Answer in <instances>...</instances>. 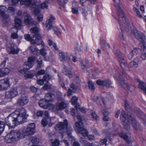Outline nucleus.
Wrapping results in <instances>:
<instances>
[{
  "label": "nucleus",
  "mask_w": 146,
  "mask_h": 146,
  "mask_svg": "<svg viewBox=\"0 0 146 146\" xmlns=\"http://www.w3.org/2000/svg\"><path fill=\"white\" fill-rule=\"evenodd\" d=\"M120 119L124 129L128 132H126L125 134H120V136L127 142H129L130 141V137L128 136L127 134H130L129 131L130 129V123L134 130L136 131L139 129L140 125L136 119L131 116L130 113H125L123 111L121 112Z\"/></svg>",
  "instance_id": "obj_1"
},
{
  "label": "nucleus",
  "mask_w": 146,
  "mask_h": 146,
  "mask_svg": "<svg viewBox=\"0 0 146 146\" xmlns=\"http://www.w3.org/2000/svg\"><path fill=\"white\" fill-rule=\"evenodd\" d=\"M28 115L23 108L17 109L5 119V122L9 127L14 128L26 121Z\"/></svg>",
  "instance_id": "obj_2"
},
{
  "label": "nucleus",
  "mask_w": 146,
  "mask_h": 146,
  "mask_svg": "<svg viewBox=\"0 0 146 146\" xmlns=\"http://www.w3.org/2000/svg\"><path fill=\"white\" fill-rule=\"evenodd\" d=\"M25 137L24 131L21 129L11 131L5 137V141L8 143H11L18 141Z\"/></svg>",
  "instance_id": "obj_3"
},
{
  "label": "nucleus",
  "mask_w": 146,
  "mask_h": 146,
  "mask_svg": "<svg viewBox=\"0 0 146 146\" xmlns=\"http://www.w3.org/2000/svg\"><path fill=\"white\" fill-rule=\"evenodd\" d=\"M115 3L114 6L116 7L117 11V14L119 19L120 25L121 26L120 29L122 31L123 28H126L128 27L129 23L128 21L127 20L125 15L122 9V6L120 3L117 5L115 2V0H113Z\"/></svg>",
  "instance_id": "obj_4"
},
{
  "label": "nucleus",
  "mask_w": 146,
  "mask_h": 146,
  "mask_svg": "<svg viewBox=\"0 0 146 146\" xmlns=\"http://www.w3.org/2000/svg\"><path fill=\"white\" fill-rule=\"evenodd\" d=\"M68 123L66 120H64L63 122H60L58 123L54 127V129L56 130H63L64 132L66 133L68 136V138H72V136L71 135L70 129L68 128Z\"/></svg>",
  "instance_id": "obj_5"
},
{
  "label": "nucleus",
  "mask_w": 146,
  "mask_h": 146,
  "mask_svg": "<svg viewBox=\"0 0 146 146\" xmlns=\"http://www.w3.org/2000/svg\"><path fill=\"white\" fill-rule=\"evenodd\" d=\"M35 60V57H29L28 58L27 61L25 62L24 64V69H21L19 72L22 74H25L26 70L29 69L34 65V62Z\"/></svg>",
  "instance_id": "obj_6"
},
{
  "label": "nucleus",
  "mask_w": 146,
  "mask_h": 146,
  "mask_svg": "<svg viewBox=\"0 0 146 146\" xmlns=\"http://www.w3.org/2000/svg\"><path fill=\"white\" fill-rule=\"evenodd\" d=\"M117 73H118V74H115L114 77L116 79L118 80L119 86L123 88H125L128 84L126 83L124 80H121V79L125 77V72L123 73L122 72L120 73L117 72Z\"/></svg>",
  "instance_id": "obj_7"
},
{
  "label": "nucleus",
  "mask_w": 146,
  "mask_h": 146,
  "mask_svg": "<svg viewBox=\"0 0 146 146\" xmlns=\"http://www.w3.org/2000/svg\"><path fill=\"white\" fill-rule=\"evenodd\" d=\"M24 131L25 133V137L26 135H32L35 132V125L34 123H32L28 124L26 130L21 129Z\"/></svg>",
  "instance_id": "obj_8"
},
{
  "label": "nucleus",
  "mask_w": 146,
  "mask_h": 146,
  "mask_svg": "<svg viewBox=\"0 0 146 146\" xmlns=\"http://www.w3.org/2000/svg\"><path fill=\"white\" fill-rule=\"evenodd\" d=\"M134 35L137 39L140 41L141 44L146 43L145 36L143 33L136 30L134 32Z\"/></svg>",
  "instance_id": "obj_9"
},
{
  "label": "nucleus",
  "mask_w": 146,
  "mask_h": 146,
  "mask_svg": "<svg viewBox=\"0 0 146 146\" xmlns=\"http://www.w3.org/2000/svg\"><path fill=\"white\" fill-rule=\"evenodd\" d=\"M18 94L16 88H12L6 91L5 93V97L7 99H11Z\"/></svg>",
  "instance_id": "obj_10"
},
{
  "label": "nucleus",
  "mask_w": 146,
  "mask_h": 146,
  "mask_svg": "<svg viewBox=\"0 0 146 146\" xmlns=\"http://www.w3.org/2000/svg\"><path fill=\"white\" fill-rule=\"evenodd\" d=\"M7 9L6 7L4 6H0V16L4 21L7 20L9 17V15L5 13Z\"/></svg>",
  "instance_id": "obj_11"
},
{
  "label": "nucleus",
  "mask_w": 146,
  "mask_h": 146,
  "mask_svg": "<svg viewBox=\"0 0 146 146\" xmlns=\"http://www.w3.org/2000/svg\"><path fill=\"white\" fill-rule=\"evenodd\" d=\"M10 86L9 80L6 79L0 80V90H4L7 89Z\"/></svg>",
  "instance_id": "obj_12"
},
{
  "label": "nucleus",
  "mask_w": 146,
  "mask_h": 146,
  "mask_svg": "<svg viewBox=\"0 0 146 146\" xmlns=\"http://www.w3.org/2000/svg\"><path fill=\"white\" fill-rule=\"evenodd\" d=\"M55 19L54 17L52 15L50 14L49 19L46 21V27L47 28V30L48 31L52 28V23L53 21Z\"/></svg>",
  "instance_id": "obj_13"
},
{
  "label": "nucleus",
  "mask_w": 146,
  "mask_h": 146,
  "mask_svg": "<svg viewBox=\"0 0 146 146\" xmlns=\"http://www.w3.org/2000/svg\"><path fill=\"white\" fill-rule=\"evenodd\" d=\"M24 15V22L26 24L31 25L37 23L36 22L33 21L31 17L27 13H25Z\"/></svg>",
  "instance_id": "obj_14"
},
{
  "label": "nucleus",
  "mask_w": 146,
  "mask_h": 146,
  "mask_svg": "<svg viewBox=\"0 0 146 146\" xmlns=\"http://www.w3.org/2000/svg\"><path fill=\"white\" fill-rule=\"evenodd\" d=\"M59 59L61 61L68 62L70 60L67 53L66 52H60L59 54Z\"/></svg>",
  "instance_id": "obj_15"
},
{
  "label": "nucleus",
  "mask_w": 146,
  "mask_h": 146,
  "mask_svg": "<svg viewBox=\"0 0 146 146\" xmlns=\"http://www.w3.org/2000/svg\"><path fill=\"white\" fill-rule=\"evenodd\" d=\"M29 100L26 96H23L19 98L16 103L19 106H23L27 104Z\"/></svg>",
  "instance_id": "obj_16"
},
{
  "label": "nucleus",
  "mask_w": 146,
  "mask_h": 146,
  "mask_svg": "<svg viewBox=\"0 0 146 146\" xmlns=\"http://www.w3.org/2000/svg\"><path fill=\"white\" fill-rule=\"evenodd\" d=\"M139 59L137 58H135L133 61L130 62L129 64V67L135 69L137 68L138 66Z\"/></svg>",
  "instance_id": "obj_17"
},
{
  "label": "nucleus",
  "mask_w": 146,
  "mask_h": 146,
  "mask_svg": "<svg viewBox=\"0 0 146 146\" xmlns=\"http://www.w3.org/2000/svg\"><path fill=\"white\" fill-rule=\"evenodd\" d=\"M120 63L121 67L123 70L124 71V72L120 71L119 72L117 71L115 73V74H118V73H117V72L120 73L122 72L123 73L125 72H125L126 71H129V67H128L127 64L125 61H122V62Z\"/></svg>",
  "instance_id": "obj_18"
},
{
  "label": "nucleus",
  "mask_w": 146,
  "mask_h": 146,
  "mask_svg": "<svg viewBox=\"0 0 146 146\" xmlns=\"http://www.w3.org/2000/svg\"><path fill=\"white\" fill-rule=\"evenodd\" d=\"M19 1H20L22 5L25 4V5H29L31 3V0H12L13 4H16Z\"/></svg>",
  "instance_id": "obj_19"
},
{
  "label": "nucleus",
  "mask_w": 146,
  "mask_h": 146,
  "mask_svg": "<svg viewBox=\"0 0 146 146\" xmlns=\"http://www.w3.org/2000/svg\"><path fill=\"white\" fill-rule=\"evenodd\" d=\"M7 49L9 53L13 54H18L19 51V48H15L13 46H11L10 47H8Z\"/></svg>",
  "instance_id": "obj_20"
},
{
  "label": "nucleus",
  "mask_w": 146,
  "mask_h": 146,
  "mask_svg": "<svg viewBox=\"0 0 146 146\" xmlns=\"http://www.w3.org/2000/svg\"><path fill=\"white\" fill-rule=\"evenodd\" d=\"M68 106L67 104L64 102L58 104L57 105L56 107V109L58 110H60L66 108Z\"/></svg>",
  "instance_id": "obj_21"
},
{
  "label": "nucleus",
  "mask_w": 146,
  "mask_h": 146,
  "mask_svg": "<svg viewBox=\"0 0 146 146\" xmlns=\"http://www.w3.org/2000/svg\"><path fill=\"white\" fill-rule=\"evenodd\" d=\"M88 63V61L87 60H81L80 64L81 69L84 71H86L87 69V66Z\"/></svg>",
  "instance_id": "obj_22"
},
{
  "label": "nucleus",
  "mask_w": 146,
  "mask_h": 146,
  "mask_svg": "<svg viewBox=\"0 0 146 146\" xmlns=\"http://www.w3.org/2000/svg\"><path fill=\"white\" fill-rule=\"evenodd\" d=\"M72 12L74 14H77L78 13V9L76 7L78 5V3L74 1L72 3Z\"/></svg>",
  "instance_id": "obj_23"
},
{
  "label": "nucleus",
  "mask_w": 146,
  "mask_h": 146,
  "mask_svg": "<svg viewBox=\"0 0 146 146\" xmlns=\"http://www.w3.org/2000/svg\"><path fill=\"white\" fill-rule=\"evenodd\" d=\"M32 8L34 9V13L35 15H38L40 12V10L39 9V5L37 3H35L31 6Z\"/></svg>",
  "instance_id": "obj_24"
},
{
  "label": "nucleus",
  "mask_w": 146,
  "mask_h": 146,
  "mask_svg": "<svg viewBox=\"0 0 146 146\" xmlns=\"http://www.w3.org/2000/svg\"><path fill=\"white\" fill-rule=\"evenodd\" d=\"M15 24L14 26L16 29H20L22 26L21 20L19 18H15Z\"/></svg>",
  "instance_id": "obj_25"
},
{
  "label": "nucleus",
  "mask_w": 146,
  "mask_h": 146,
  "mask_svg": "<svg viewBox=\"0 0 146 146\" xmlns=\"http://www.w3.org/2000/svg\"><path fill=\"white\" fill-rule=\"evenodd\" d=\"M11 31L12 33L11 35V38L13 39L18 38V36L17 33L18 30L14 28H13L11 29Z\"/></svg>",
  "instance_id": "obj_26"
},
{
  "label": "nucleus",
  "mask_w": 146,
  "mask_h": 146,
  "mask_svg": "<svg viewBox=\"0 0 146 146\" xmlns=\"http://www.w3.org/2000/svg\"><path fill=\"white\" fill-rule=\"evenodd\" d=\"M54 95L53 94L48 93L46 94L44 99L47 102L52 101L54 100Z\"/></svg>",
  "instance_id": "obj_27"
},
{
  "label": "nucleus",
  "mask_w": 146,
  "mask_h": 146,
  "mask_svg": "<svg viewBox=\"0 0 146 146\" xmlns=\"http://www.w3.org/2000/svg\"><path fill=\"white\" fill-rule=\"evenodd\" d=\"M82 130L77 129H76V132L78 134H80L83 136L85 137L88 136V132L87 129H82Z\"/></svg>",
  "instance_id": "obj_28"
},
{
  "label": "nucleus",
  "mask_w": 146,
  "mask_h": 146,
  "mask_svg": "<svg viewBox=\"0 0 146 146\" xmlns=\"http://www.w3.org/2000/svg\"><path fill=\"white\" fill-rule=\"evenodd\" d=\"M76 86L74 83H72L70 85V88L68 89L67 92L68 96L71 95L72 93L74 92L76 89Z\"/></svg>",
  "instance_id": "obj_29"
},
{
  "label": "nucleus",
  "mask_w": 146,
  "mask_h": 146,
  "mask_svg": "<svg viewBox=\"0 0 146 146\" xmlns=\"http://www.w3.org/2000/svg\"><path fill=\"white\" fill-rule=\"evenodd\" d=\"M115 54L119 59V60L120 63L122 61H125L123 55L119 50H117L116 51Z\"/></svg>",
  "instance_id": "obj_30"
},
{
  "label": "nucleus",
  "mask_w": 146,
  "mask_h": 146,
  "mask_svg": "<svg viewBox=\"0 0 146 146\" xmlns=\"http://www.w3.org/2000/svg\"><path fill=\"white\" fill-rule=\"evenodd\" d=\"M76 126L75 130L76 131V129H78L79 130H81L84 127L83 123L81 121H79L76 123L74 125V127Z\"/></svg>",
  "instance_id": "obj_31"
},
{
  "label": "nucleus",
  "mask_w": 146,
  "mask_h": 146,
  "mask_svg": "<svg viewBox=\"0 0 146 146\" xmlns=\"http://www.w3.org/2000/svg\"><path fill=\"white\" fill-rule=\"evenodd\" d=\"M47 102L45 99L40 100L38 102L39 105L42 108L45 109L47 108L46 104Z\"/></svg>",
  "instance_id": "obj_32"
},
{
  "label": "nucleus",
  "mask_w": 146,
  "mask_h": 146,
  "mask_svg": "<svg viewBox=\"0 0 146 146\" xmlns=\"http://www.w3.org/2000/svg\"><path fill=\"white\" fill-rule=\"evenodd\" d=\"M125 108L126 110L129 111L132 109L131 105L127 100L125 101Z\"/></svg>",
  "instance_id": "obj_33"
},
{
  "label": "nucleus",
  "mask_w": 146,
  "mask_h": 146,
  "mask_svg": "<svg viewBox=\"0 0 146 146\" xmlns=\"http://www.w3.org/2000/svg\"><path fill=\"white\" fill-rule=\"evenodd\" d=\"M107 88L112 87V84L110 80L107 79L104 80V86Z\"/></svg>",
  "instance_id": "obj_34"
},
{
  "label": "nucleus",
  "mask_w": 146,
  "mask_h": 146,
  "mask_svg": "<svg viewBox=\"0 0 146 146\" xmlns=\"http://www.w3.org/2000/svg\"><path fill=\"white\" fill-rule=\"evenodd\" d=\"M30 30L31 33L34 34L33 36L39 33V30L36 27L32 28Z\"/></svg>",
  "instance_id": "obj_35"
},
{
  "label": "nucleus",
  "mask_w": 146,
  "mask_h": 146,
  "mask_svg": "<svg viewBox=\"0 0 146 146\" xmlns=\"http://www.w3.org/2000/svg\"><path fill=\"white\" fill-rule=\"evenodd\" d=\"M31 52L34 54H36L37 53L38 49L34 45H32L29 47Z\"/></svg>",
  "instance_id": "obj_36"
},
{
  "label": "nucleus",
  "mask_w": 146,
  "mask_h": 146,
  "mask_svg": "<svg viewBox=\"0 0 146 146\" xmlns=\"http://www.w3.org/2000/svg\"><path fill=\"white\" fill-rule=\"evenodd\" d=\"M64 70L65 71H64L63 73L66 76H68L69 78H71L72 77V75L70 71L68 70L67 69L66 67L64 66Z\"/></svg>",
  "instance_id": "obj_37"
},
{
  "label": "nucleus",
  "mask_w": 146,
  "mask_h": 146,
  "mask_svg": "<svg viewBox=\"0 0 146 146\" xmlns=\"http://www.w3.org/2000/svg\"><path fill=\"white\" fill-rule=\"evenodd\" d=\"M10 72L9 68H5L4 69L0 70V73L2 74V76L8 74Z\"/></svg>",
  "instance_id": "obj_38"
},
{
  "label": "nucleus",
  "mask_w": 146,
  "mask_h": 146,
  "mask_svg": "<svg viewBox=\"0 0 146 146\" xmlns=\"http://www.w3.org/2000/svg\"><path fill=\"white\" fill-rule=\"evenodd\" d=\"M48 6V3L47 2L42 3L40 5H39V7L42 9H47Z\"/></svg>",
  "instance_id": "obj_39"
},
{
  "label": "nucleus",
  "mask_w": 146,
  "mask_h": 146,
  "mask_svg": "<svg viewBox=\"0 0 146 146\" xmlns=\"http://www.w3.org/2000/svg\"><path fill=\"white\" fill-rule=\"evenodd\" d=\"M133 11L136 13L137 16L141 18H142L143 17L142 15L140 14L139 11L135 7H133Z\"/></svg>",
  "instance_id": "obj_40"
},
{
  "label": "nucleus",
  "mask_w": 146,
  "mask_h": 146,
  "mask_svg": "<svg viewBox=\"0 0 146 146\" xmlns=\"http://www.w3.org/2000/svg\"><path fill=\"white\" fill-rule=\"evenodd\" d=\"M30 140L33 144H38L39 142V139L35 137H31Z\"/></svg>",
  "instance_id": "obj_41"
},
{
  "label": "nucleus",
  "mask_w": 146,
  "mask_h": 146,
  "mask_svg": "<svg viewBox=\"0 0 146 146\" xmlns=\"http://www.w3.org/2000/svg\"><path fill=\"white\" fill-rule=\"evenodd\" d=\"M135 87L133 85L128 84L125 88L130 92H133L135 90Z\"/></svg>",
  "instance_id": "obj_42"
},
{
  "label": "nucleus",
  "mask_w": 146,
  "mask_h": 146,
  "mask_svg": "<svg viewBox=\"0 0 146 146\" xmlns=\"http://www.w3.org/2000/svg\"><path fill=\"white\" fill-rule=\"evenodd\" d=\"M88 86L89 89L92 90H94L95 89V87L94 86V83L93 82L91 81H88Z\"/></svg>",
  "instance_id": "obj_43"
},
{
  "label": "nucleus",
  "mask_w": 146,
  "mask_h": 146,
  "mask_svg": "<svg viewBox=\"0 0 146 146\" xmlns=\"http://www.w3.org/2000/svg\"><path fill=\"white\" fill-rule=\"evenodd\" d=\"M5 126L4 122L0 121V136L4 130Z\"/></svg>",
  "instance_id": "obj_44"
},
{
  "label": "nucleus",
  "mask_w": 146,
  "mask_h": 146,
  "mask_svg": "<svg viewBox=\"0 0 146 146\" xmlns=\"http://www.w3.org/2000/svg\"><path fill=\"white\" fill-rule=\"evenodd\" d=\"M37 64L36 66V69H40L41 66V65L42 64V60L40 58H39L37 60Z\"/></svg>",
  "instance_id": "obj_45"
},
{
  "label": "nucleus",
  "mask_w": 146,
  "mask_h": 146,
  "mask_svg": "<svg viewBox=\"0 0 146 146\" xmlns=\"http://www.w3.org/2000/svg\"><path fill=\"white\" fill-rule=\"evenodd\" d=\"M141 49L139 48H134L132 51L134 53V55L139 54L141 51Z\"/></svg>",
  "instance_id": "obj_46"
},
{
  "label": "nucleus",
  "mask_w": 146,
  "mask_h": 146,
  "mask_svg": "<svg viewBox=\"0 0 146 146\" xmlns=\"http://www.w3.org/2000/svg\"><path fill=\"white\" fill-rule=\"evenodd\" d=\"M30 41L32 44H36L37 45H40V44L42 45L43 44V43L42 41L40 40L39 42H38L36 40H33L32 38Z\"/></svg>",
  "instance_id": "obj_47"
},
{
  "label": "nucleus",
  "mask_w": 146,
  "mask_h": 146,
  "mask_svg": "<svg viewBox=\"0 0 146 146\" xmlns=\"http://www.w3.org/2000/svg\"><path fill=\"white\" fill-rule=\"evenodd\" d=\"M51 78V76L49 74H46L43 77V80L44 81H47Z\"/></svg>",
  "instance_id": "obj_48"
},
{
  "label": "nucleus",
  "mask_w": 146,
  "mask_h": 146,
  "mask_svg": "<svg viewBox=\"0 0 146 146\" xmlns=\"http://www.w3.org/2000/svg\"><path fill=\"white\" fill-rule=\"evenodd\" d=\"M91 115L92 118L95 120H98L99 119V117L97 115L95 112H93L92 113Z\"/></svg>",
  "instance_id": "obj_49"
},
{
  "label": "nucleus",
  "mask_w": 146,
  "mask_h": 146,
  "mask_svg": "<svg viewBox=\"0 0 146 146\" xmlns=\"http://www.w3.org/2000/svg\"><path fill=\"white\" fill-rule=\"evenodd\" d=\"M78 101V98L76 96L73 97L71 99L72 103L73 105H75Z\"/></svg>",
  "instance_id": "obj_50"
},
{
  "label": "nucleus",
  "mask_w": 146,
  "mask_h": 146,
  "mask_svg": "<svg viewBox=\"0 0 146 146\" xmlns=\"http://www.w3.org/2000/svg\"><path fill=\"white\" fill-rule=\"evenodd\" d=\"M107 141V139H101L100 140V144L101 145H103L105 144V146H107L108 144L106 143Z\"/></svg>",
  "instance_id": "obj_51"
},
{
  "label": "nucleus",
  "mask_w": 146,
  "mask_h": 146,
  "mask_svg": "<svg viewBox=\"0 0 146 146\" xmlns=\"http://www.w3.org/2000/svg\"><path fill=\"white\" fill-rule=\"evenodd\" d=\"M58 4L61 5L65 4L68 1V0H57Z\"/></svg>",
  "instance_id": "obj_52"
},
{
  "label": "nucleus",
  "mask_w": 146,
  "mask_h": 146,
  "mask_svg": "<svg viewBox=\"0 0 146 146\" xmlns=\"http://www.w3.org/2000/svg\"><path fill=\"white\" fill-rule=\"evenodd\" d=\"M33 76V75L31 73H27L25 75V79H26L28 78H32Z\"/></svg>",
  "instance_id": "obj_53"
},
{
  "label": "nucleus",
  "mask_w": 146,
  "mask_h": 146,
  "mask_svg": "<svg viewBox=\"0 0 146 146\" xmlns=\"http://www.w3.org/2000/svg\"><path fill=\"white\" fill-rule=\"evenodd\" d=\"M52 146H59V142L58 140H56L51 142Z\"/></svg>",
  "instance_id": "obj_54"
},
{
  "label": "nucleus",
  "mask_w": 146,
  "mask_h": 146,
  "mask_svg": "<svg viewBox=\"0 0 146 146\" xmlns=\"http://www.w3.org/2000/svg\"><path fill=\"white\" fill-rule=\"evenodd\" d=\"M34 37H36V38L37 40H39V42H40V41H42L41 40V35L40 34V33H38L36 35H35L33 36Z\"/></svg>",
  "instance_id": "obj_55"
},
{
  "label": "nucleus",
  "mask_w": 146,
  "mask_h": 146,
  "mask_svg": "<svg viewBox=\"0 0 146 146\" xmlns=\"http://www.w3.org/2000/svg\"><path fill=\"white\" fill-rule=\"evenodd\" d=\"M96 83L97 84L100 86H104V80H97L96 81Z\"/></svg>",
  "instance_id": "obj_56"
},
{
  "label": "nucleus",
  "mask_w": 146,
  "mask_h": 146,
  "mask_svg": "<svg viewBox=\"0 0 146 146\" xmlns=\"http://www.w3.org/2000/svg\"><path fill=\"white\" fill-rule=\"evenodd\" d=\"M48 122L45 118H44L42 120V124L44 127H45L47 124Z\"/></svg>",
  "instance_id": "obj_57"
},
{
  "label": "nucleus",
  "mask_w": 146,
  "mask_h": 146,
  "mask_svg": "<svg viewBox=\"0 0 146 146\" xmlns=\"http://www.w3.org/2000/svg\"><path fill=\"white\" fill-rule=\"evenodd\" d=\"M40 54L43 56H44L46 54V52L45 50L43 48L40 50Z\"/></svg>",
  "instance_id": "obj_58"
},
{
  "label": "nucleus",
  "mask_w": 146,
  "mask_h": 146,
  "mask_svg": "<svg viewBox=\"0 0 146 146\" xmlns=\"http://www.w3.org/2000/svg\"><path fill=\"white\" fill-rule=\"evenodd\" d=\"M24 37L26 40L29 41L32 38H31L30 35L29 34L25 35H24Z\"/></svg>",
  "instance_id": "obj_59"
},
{
  "label": "nucleus",
  "mask_w": 146,
  "mask_h": 146,
  "mask_svg": "<svg viewBox=\"0 0 146 146\" xmlns=\"http://www.w3.org/2000/svg\"><path fill=\"white\" fill-rule=\"evenodd\" d=\"M45 71L44 70H40L37 72V75H43Z\"/></svg>",
  "instance_id": "obj_60"
},
{
  "label": "nucleus",
  "mask_w": 146,
  "mask_h": 146,
  "mask_svg": "<svg viewBox=\"0 0 146 146\" xmlns=\"http://www.w3.org/2000/svg\"><path fill=\"white\" fill-rule=\"evenodd\" d=\"M134 55H134V54L133 53V52L131 51L128 55V58L129 59L131 60Z\"/></svg>",
  "instance_id": "obj_61"
},
{
  "label": "nucleus",
  "mask_w": 146,
  "mask_h": 146,
  "mask_svg": "<svg viewBox=\"0 0 146 146\" xmlns=\"http://www.w3.org/2000/svg\"><path fill=\"white\" fill-rule=\"evenodd\" d=\"M82 44L81 43H78L76 46V48L78 51H80L82 50Z\"/></svg>",
  "instance_id": "obj_62"
},
{
  "label": "nucleus",
  "mask_w": 146,
  "mask_h": 146,
  "mask_svg": "<svg viewBox=\"0 0 146 146\" xmlns=\"http://www.w3.org/2000/svg\"><path fill=\"white\" fill-rule=\"evenodd\" d=\"M43 18V15L42 14H40L39 15H38L37 18V20L39 21H41Z\"/></svg>",
  "instance_id": "obj_63"
},
{
  "label": "nucleus",
  "mask_w": 146,
  "mask_h": 146,
  "mask_svg": "<svg viewBox=\"0 0 146 146\" xmlns=\"http://www.w3.org/2000/svg\"><path fill=\"white\" fill-rule=\"evenodd\" d=\"M88 138L90 141H93L94 139V136L93 135H89L88 136Z\"/></svg>",
  "instance_id": "obj_64"
}]
</instances>
